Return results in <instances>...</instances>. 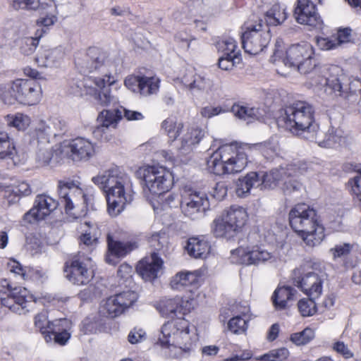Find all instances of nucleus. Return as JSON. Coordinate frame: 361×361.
Listing matches in <instances>:
<instances>
[{"instance_id": "obj_52", "label": "nucleus", "mask_w": 361, "mask_h": 361, "mask_svg": "<svg viewBox=\"0 0 361 361\" xmlns=\"http://www.w3.org/2000/svg\"><path fill=\"white\" fill-rule=\"evenodd\" d=\"M259 149L267 159H272L277 155L279 152V140L276 137H271L259 145Z\"/></svg>"}, {"instance_id": "obj_49", "label": "nucleus", "mask_w": 361, "mask_h": 361, "mask_svg": "<svg viewBox=\"0 0 361 361\" xmlns=\"http://www.w3.org/2000/svg\"><path fill=\"white\" fill-rule=\"evenodd\" d=\"M231 111L235 116L247 121L257 118L259 114L258 109L239 104L233 105Z\"/></svg>"}, {"instance_id": "obj_13", "label": "nucleus", "mask_w": 361, "mask_h": 361, "mask_svg": "<svg viewBox=\"0 0 361 361\" xmlns=\"http://www.w3.org/2000/svg\"><path fill=\"white\" fill-rule=\"evenodd\" d=\"M242 44L245 52L256 55L269 44L271 35L267 25L261 19H250L242 27Z\"/></svg>"}, {"instance_id": "obj_16", "label": "nucleus", "mask_w": 361, "mask_h": 361, "mask_svg": "<svg viewBox=\"0 0 361 361\" xmlns=\"http://www.w3.org/2000/svg\"><path fill=\"white\" fill-rule=\"evenodd\" d=\"M96 148L95 142L80 136L63 141L60 146L61 154L75 161L90 160L96 154Z\"/></svg>"}, {"instance_id": "obj_40", "label": "nucleus", "mask_w": 361, "mask_h": 361, "mask_svg": "<svg viewBox=\"0 0 361 361\" xmlns=\"http://www.w3.org/2000/svg\"><path fill=\"white\" fill-rule=\"evenodd\" d=\"M212 232L217 238H230L236 234L235 231L228 224L224 214L216 217L213 221Z\"/></svg>"}, {"instance_id": "obj_45", "label": "nucleus", "mask_w": 361, "mask_h": 361, "mask_svg": "<svg viewBox=\"0 0 361 361\" xmlns=\"http://www.w3.org/2000/svg\"><path fill=\"white\" fill-rule=\"evenodd\" d=\"M31 193V189L27 182L22 181L13 187H8L5 190L4 196L11 203L16 202L21 196H26Z\"/></svg>"}, {"instance_id": "obj_17", "label": "nucleus", "mask_w": 361, "mask_h": 361, "mask_svg": "<svg viewBox=\"0 0 361 361\" xmlns=\"http://www.w3.org/2000/svg\"><path fill=\"white\" fill-rule=\"evenodd\" d=\"M137 298L138 295L135 291H124L103 300L100 304L99 312L104 316L115 318L133 305Z\"/></svg>"}, {"instance_id": "obj_62", "label": "nucleus", "mask_w": 361, "mask_h": 361, "mask_svg": "<svg viewBox=\"0 0 361 361\" xmlns=\"http://www.w3.org/2000/svg\"><path fill=\"white\" fill-rule=\"evenodd\" d=\"M353 245L350 243H341L336 245L329 252L334 259L347 256L351 251Z\"/></svg>"}, {"instance_id": "obj_48", "label": "nucleus", "mask_w": 361, "mask_h": 361, "mask_svg": "<svg viewBox=\"0 0 361 361\" xmlns=\"http://www.w3.org/2000/svg\"><path fill=\"white\" fill-rule=\"evenodd\" d=\"M6 121L9 127L15 128L21 131L25 130L31 123L30 117L21 113L6 116Z\"/></svg>"}, {"instance_id": "obj_30", "label": "nucleus", "mask_w": 361, "mask_h": 361, "mask_svg": "<svg viewBox=\"0 0 361 361\" xmlns=\"http://www.w3.org/2000/svg\"><path fill=\"white\" fill-rule=\"evenodd\" d=\"M187 253L196 259H205L209 255L211 245L205 236L190 238L185 246Z\"/></svg>"}, {"instance_id": "obj_44", "label": "nucleus", "mask_w": 361, "mask_h": 361, "mask_svg": "<svg viewBox=\"0 0 361 361\" xmlns=\"http://www.w3.org/2000/svg\"><path fill=\"white\" fill-rule=\"evenodd\" d=\"M183 124L176 118L169 117L161 123V130L168 137L169 142H174L182 133Z\"/></svg>"}, {"instance_id": "obj_58", "label": "nucleus", "mask_w": 361, "mask_h": 361, "mask_svg": "<svg viewBox=\"0 0 361 361\" xmlns=\"http://www.w3.org/2000/svg\"><path fill=\"white\" fill-rule=\"evenodd\" d=\"M52 324L53 321H49L47 314L45 312H41L35 317V325L39 329L44 336L51 329Z\"/></svg>"}, {"instance_id": "obj_33", "label": "nucleus", "mask_w": 361, "mask_h": 361, "mask_svg": "<svg viewBox=\"0 0 361 361\" xmlns=\"http://www.w3.org/2000/svg\"><path fill=\"white\" fill-rule=\"evenodd\" d=\"M223 214L236 233L241 231L248 219L246 209L240 206H231Z\"/></svg>"}, {"instance_id": "obj_54", "label": "nucleus", "mask_w": 361, "mask_h": 361, "mask_svg": "<svg viewBox=\"0 0 361 361\" xmlns=\"http://www.w3.org/2000/svg\"><path fill=\"white\" fill-rule=\"evenodd\" d=\"M314 300L310 298L309 299L302 298L298 301V311L302 317H310L316 313L317 306Z\"/></svg>"}, {"instance_id": "obj_34", "label": "nucleus", "mask_w": 361, "mask_h": 361, "mask_svg": "<svg viewBox=\"0 0 361 361\" xmlns=\"http://www.w3.org/2000/svg\"><path fill=\"white\" fill-rule=\"evenodd\" d=\"M258 187L263 189L260 173L250 172L238 180L236 194L238 197H245L252 188Z\"/></svg>"}, {"instance_id": "obj_41", "label": "nucleus", "mask_w": 361, "mask_h": 361, "mask_svg": "<svg viewBox=\"0 0 361 361\" xmlns=\"http://www.w3.org/2000/svg\"><path fill=\"white\" fill-rule=\"evenodd\" d=\"M122 119L121 110L116 109L114 110L104 109L99 112L97 118V125L104 127L117 128L119 121Z\"/></svg>"}, {"instance_id": "obj_8", "label": "nucleus", "mask_w": 361, "mask_h": 361, "mask_svg": "<svg viewBox=\"0 0 361 361\" xmlns=\"http://www.w3.org/2000/svg\"><path fill=\"white\" fill-rule=\"evenodd\" d=\"M271 60L274 62L281 61L286 66L293 68L300 74L314 75L319 72L314 49L308 42L292 44L283 50L281 43L277 42Z\"/></svg>"}, {"instance_id": "obj_18", "label": "nucleus", "mask_w": 361, "mask_h": 361, "mask_svg": "<svg viewBox=\"0 0 361 361\" xmlns=\"http://www.w3.org/2000/svg\"><path fill=\"white\" fill-rule=\"evenodd\" d=\"M210 204L207 195L202 192L189 189L182 194L180 207L183 213L192 219L204 214L209 209Z\"/></svg>"}, {"instance_id": "obj_10", "label": "nucleus", "mask_w": 361, "mask_h": 361, "mask_svg": "<svg viewBox=\"0 0 361 361\" xmlns=\"http://www.w3.org/2000/svg\"><path fill=\"white\" fill-rule=\"evenodd\" d=\"M43 96L42 86L33 79L18 78L0 90V98L7 104L15 102L24 106H34Z\"/></svg>"}, {"instance_id": "obj_11", "label": "nucleus", "mask_w": 361, "mask_h": 361, "mask_svg": "<svg viewBox=\"0 0 361 361\" xmlns=\"http://www.w3.org/2000/svg\"><path fill=\"white\" fill-rule=\"evenodd\" d=\"M308 170L305 162H294L287 164L285 167L281 166L267 172H261V179L263 189L280 188L284 192H290L298 190L299 184L293 177L304 174Z\"/></svg>"}, {"instance_id": "obj_21", "label": "nucleus", "mask_w": 361, "mask_h": 361, "mask_svg": "<svg viewBox=\"0 0 361 361\" xmlns=\"http://www.w3.org/2000/svg\"><path fill=\"white\" fill-rule=\"evenodd\" d=\"M296 21L312 28L322 29L323 21L311 0H297L294 10Z\"/></svg>"}, {"instance_id": "obj_64", "label": "nucleus", "mask_w": 361, "mask_h": 361, "mask_svg": "<svg viewBox=\"0 0 361 361\" xmlns=\"http://www.w3.org/2000/svg\"><path fill=\"white\" fill-rule=\"evenodd\" d=\"M317 44L319 49L324 51L335 49L338 47L334 36L318 37H317Z\"/></svg>"}, {"instance_id": "obj_43", "label": "nucleus", "mask_w": 361, "mask_h": 361, "mask_svg": "<svg viewBox=\"0 0 361 361\" xmlns=\"http://www.w3.org/2000/svg\"><path fill=\"white\" fill-rule=\"evenodd\" d=\"M216 48L220 56L233 58L241 56L237 42L232 37H225L219 40L216 44Z\"/></svg>"}, {"instance_id": "obj_53", "label": "nucleus", "mask_w": 361, "mask_h": 361, "mask_svg": "<svg viewBox=\"0 0 361 361\" xmlns=\"http://www.w3.org/2000/svg\"><path fill=\"white\" fill-rule=\"evenodd\" d=\"M41 37H39V34L36 35L35 37H25L21 39L18 42V49L24 56H30L36 50L39 40Z\"/></svg>"}, {"instance_id": "obj_2", "label": "nucleus", "mask_w": 361, "mask_h": 361, "mask_svg": "<svg viewBox=\"0 0 361 361\" xmlns=\"http://www.w3.org/2000/svg\"><path fill=\"white\" fill-rule=\"evenodd\" d=\"M106 53L96 47L90 48L87 54L77 58L75 64L83 73L99 71L104 73L102 77H86L73 78L68 82V92L76 97H92L102 106H114L119 103L118 98L111 94L106 88L116 84V80L108 73L110 66Z\"/></svg>"}, {"instance_id": "obj_25", "label": "nucleus", "mask_w": 361, "mask_h": 361, "mask_svg": "<svg viewBox=\"0 0 361 361\" xmlns=\"http://www.w3.org/2000/svg\"><path fill=\"white\" fill-rule=\"evenodd\" d=\"M10 159L14 164H20L25 162L27 155L24 152H20L13 144V140L8 133L0 132V159Z\"/></svg>"}, {"instance_id": "obj_5", "label": "nucleus", "mask_w": 361, "mask_h": 361, "mask_svg": "<svg viewBox=\"0 0 361 361\" xmlns=\"http://www.w3.org/2000/svg\"><path fill=\"white\" fill-rule=\"evenodd\" d=\"M250 147L237 143L220 146L207 159L210 173L217 176L235 174L245 169L248 163Z\"/></svg>"}, {"instance_id": "obj_19", "label": "nucleus", "mask_w": 361, "mask_h": 361, "mask_svg": "<svg viewBox=\"0 0 361 361\" xmlns=\"http://www.w3.org/2000/svg\"><path fill=\"white\" fill-rule=\"evenodd\" d=\"M37 10L39 16L35 22L38 27L36 35L39 34V37H42L57 23L59 12L54 0H41Z\"/></svg>"}, {"instance_id": "obj_46", "label": "nucleus", "mask_w": 361, "mask_h": 361, "mask_svg": "<svg viewBox=\"0 0 361 361\" xmlns=\"http://www.w3.org/2000/svg\"><path fill=\"white\" fill-rule=\"evenodd\" d=\"M195 75L193 70L183 68L172 77V81L177 88L190 90Z\"/></svg>"}, {"instance_id": "obj_29", "label": "nucleus", "mask_w": 361, "mask_h": 361, "mask_svg": "<svg viewBox=\"0 0 361 361\" xmlns=\"http://www.w3.org/2000/svg\"><path fill=\"white\" fill-rule=\"evenodd\" d=\"M204 137V131L197 127L188 128L183 131L178 150L180 154L190 153Z\"/></svg>"}, {"instance_id": "obj_36", "label": "nucleus", "mask_w": 361, "mask_h": 361, "mask_svg": "<svg viewBox=\"0 0 361 361\" xmlns=\"http://www.w3.org/2000/svg\"><path fill=\"white\" fill-rule=\"evenodd\" d=\"M199 274L197 271H182L177 273L171 280L172 289L180 290L197 283Z\"/></svg>"}, {"instance_id": "obj_14", "label": "nucleus", "mask_w": 361, "mask_h": 361, "mask_svg": "<svg viewBox=\"0 0 361 361\" xmlns=\"http://www.w3.org/2000/svg\"><path fill=\"white\" fill-rule=\"evenodd\" d=\"M55 298L50 295H45L42 298H35L30 291L22 287H16L9 290L7 297L2 298V305L18 314H25L34 310L35 304L54 302Z\"/></svg>"}, {"instance_id": "obj_63", "label": "nucleus", "mask_w": 361, "mask_h": 361, "mask_svg": "<svg viewBox=\"0 0 361 361\" xmlns=\"http://www.w3.org/2000/svg\"><path fill=\"white\" fill-rule=\"evenodd\" d=\"M7 268L8 271L15 276H18L23 280L25 279V274L27 267L23 268L18 261L13 259H9L7 263Z\"/></svg>"}, {"instance_id": "obj_39", "label": "nucleus", "mask_w": 361, "mask_h": 361, "mask_svg": "<svg viewBox=\"0 0 361 361\" xmlns=\"http://www.w3.org/2000/svg\"><path fill=\"white\" fill-rule=\"evenodd\" d=\"M55 134L52 127L46 121L40 120L37 121L34 128L30 132V136L38 143H48L50 136Z\"/></svg>"}, {"instance_id": "obj_42", "label": "nucleus", "mask_w": 361, "mask_h": 361, "mask_svg": "<svg viewBox=\"0 0 361 361\" xmlns=\"http://www.w3.org/2000/svg\"><path fill=\"white\" fill-rule=\"evenodd\" d=\"M161 80L157 75H142L139 94L143 97L157 94L160 88Z\"/></svg>"}, {"instance_id": "obj_24", "label": "nucleus", "mask_w": 361, "mask_h": 361, "mask_svg": "<svg viewBox=\"0 0 361 361\" xmlns=\"http://www.w3.org/2000/svg\"><path fill=\"white\" fill-rule=\"evenodd\" d=\"M71 327L72 323L66 318L53 321L51 329L44 336L46 342L54 341L60 345H66L71 336Z\"/></svg>"}, {"instance_id": "obj_20", "label": "nucleus", "mask_w": 361, "mask_h": 361, "mask_svg": "<svg viewBox=\"0 0 361 361\" xmlns=\"http://www.w3.org/2000/svg\"><path fill=\"white\" fill-rule=\"evenodd\" d=\"M64 272L66 278L78 286L88 283L94 277V271L90 264L82 261L80 258L66 262Z\"/></svg>"}, {"instance_id": "obj_47", "label": "nucleus", "mask_w": 361, "mask_h": 361, "mask_svg": "<svg viewBox=\"0 0 361 361\" xmlns=\"http://www.w3.org/2000/svg\"><path fill=\"white\" fill-rule=\"evenodd\" d=\"M287 18L286 8L283 5L276 4L267 12L266 20L268 24L277 25Z\"/></svg>"}, {"instance_id": "obj_15", "label": "nucleus", "mask_w": 361, "mask_h": 361, "mask_svg": "<svg viewBox=\"0 0 361 361\" xmlns=\"http://www.w3.org/2000/svg\"><path fill=\"white\" fill-rule=\"evenodd\" d=\"M319 264L314 262H307L295 271L294 279L295 286L299 288L304 294L312 299L319 298L323 290V279L317 272Z\"/></svg>"}, {"instance_id": "obj_35", "label": "nucleus", "mask_w": 361, "mask_h": 361, "mask_svg": "<svg viewBox=\"0 0 361 361\" xmlns=\"http://www.w3.org/2000/svg\"><path fill=\"white\" fill-rule=\"evenodd\" d=\"M135 247L133 243L116 241L108 236L109 253L106 255V260L109 264H114L116 263L114 257H123Z\"/></svg>"}, {"instance_id": "obj_9", "label": "nucleus", "mask_w": 361, "mask_h": 361, "mask_svg": "<svg viewBox=\"0 0 361 361\" xmlns=\"http://www.w3.org/2000/svg\"><path fill=\"white\" fill-rule=\"evenodd\" d=\"M92 187H82L80 182L73 180H59L58 193L66 212L74 219L84 216L92 197Z\"/></svg>"}, {"instance_id": "obj_57", "label": "nucleus", "mask_w": 361, "mask_h": 361, "mask_svg": "<svg viewBox=\"0 0 361 361\" xmlns=\"http://www.w3.org/2000/svg\"><path fill=\"white\" fill-rule=\"evenodd\" d=\"M8 4L15 10H37L41 0H7Z\"/></svg>"}, {"instance_id": "obj_31", "label": "nucleus", "mask_w": 361, "mask_h": 361, "mask_svg": "<svg viewBox=\"0 0 361 361\" xmlns=\"http://www.w3.org/2000/svg\"><path fill=\"white\" fill-rule=\"evenodd\" d=\"M309 140L310 141H314L321 147L331 148L343 142L345 137L343 136L341 130L331 128L325 133L320 132L318 129L316 137Z\"/></svg>"}, {"instance_id": "obj_38", "label": "nucleus", "mask_w": 361, "mask_h": 361, "mask_svg": "<svg viewBox=\"0 0 361 361\" xmlns=\"http://www.w3.org/2000/svg\"><path fill=\"white\" fill-rule=\"evenodd\" d=\"M148 243L154 252H158L165 255L170 252L169 238L164 231L161 230L152 233L148 238Z\"/></svg>"}, {"instance_id": "obj_12", "label": "nucleus", "mask_w": 361, "mask_h": 361, "mask_svg": "<svg viewBox=\"0 0 361 361\" xmlns=\"http://www.w3.org/2000/svg\"><path fill=\"white\" fill-rule=\"evenodd\" d=\"M137 175L143 181L145 192L158 195L159 197L161 195L169 191L174 183L173 173L159 164L140 167Z\"/></svg>"}, {"instance_id": "obj_23", "label": "nucleus", "mask_w": 361, "mask_h": 361, "mask_svg": "<svg viewBox=\"0 0 361 361\" xmlns=\"http://www.w3.org/2000/svg\"><path fill=\"white\" fill-rule=\"evenodd\" d=\"M163 268L162 259L158 253L153 252L138 262L136 271L145 281H151L159 276Z\"/></svg>"}, {"instance_id": "obj_7", "label": "nucleus", "mask_w": 361, "mask_h": 361, "mask_svg": "<svg viewBox=\"0 0 361 361\" xmlns=\"http://www.w3.org/2000/svg\"><path fill=\"white\" fill-rule=\"evenodd\" d=\"M289 222L307 246L319 245L325 238V229L317 212L305 204H298L290 209Z\"/></svg>"}, {"instance_id": "obj_37", "label": "nucleus", "mask_w": 361, "mask_h": 361, "mask_svg": "<svg viewBox=\"0 0 361 361\" xmlns=\"http://www.w3.org/2000/svg\"><path fill=\"white\" fill-rule=\"evenodd\" d=\"M296 292L293 288L288 286H279L272 295L274 305L278 310L286 308L288 302L294 300Z\"/></svg>"}, {"instance_id": "obj_59", "label": "nucleus", "mask_w": 361, "mask_h": 361, "mask_svg": "<svg viewBox=\"0 0 361 361\" xmlns=\"http://www.w3.org/2000/svg\"><path fill=\"white\" fill-rule=\"evenodd\" d=\"M47 279V276L44 271L37 268L27 267L24 280H30L37 283H42Z\"/></svg>"}, {"instance_id": "obj_4", "label": "nucleus", "mask_w": 361, "mask_h": 361, "mask_svg": "<svg viewBox=\"0 0 361 361\" xmlns=\"http://www.w3.org/2000/svg\"><path fill=\"white\" fill-rule=\"evenodd\" d=\"M264 241L269 244H277V248L270 252L264 247L258 245L245 244L231 250L229 259L231 263L245 266H258L269 264L276 266L284 260L285 244L278 242L276 234L271 231H260Z\"/></svg>"}, {"instance_id": "obj_56", "label": "nucleus", "mask_w": 361, "mask_h": 361, "mask_svg": "<svg viewBox=\"0 0 361 361\" xmlns=\"http://www.w3.org/2000/svg\"><path fill=\"white\" fill-rule=\"evenodd\" d=\"M331 348L334 352L345 359H350L354 356V353L350 346L343 341L334 340L331 343Z\"/></svg>"}, {"instance_id": "obj_61", "label": "nucleus", "mask_w": 361, "mask_h": 361, "mask_svg": "<svg viewBox=\"0 0 361 361\" xmlns=\"http://www.w3.org/2000/svg\"><path fill=\"white\" fill-rule=\"evenodd\" d=\"M228 111V108H225L221 106H206L200 109V114L202 117L205 118H211L214 116L224 114Z\"/></svg>"}, {"instance_id": "obj_32", "label": "nucleus", "mask_w": 361, "mask_h": 361, "mask_svg": "<svg viewBox=\"0 0 361 361\" xmlns=\"http://www.w3.org/2000/svg\"><path fill=\"white\" fill-rule=\"evenodd\" d=\"M236 314L228 322V329L233 334H241L247 329V315L250 312V308L247 305H237L235 309L232 310Z\"/></svg>"}, {"instance_id": "obj_27", "label": "nucleus", "mask_w": 361, "mask_h": 361, "mask_svg": "<svg viewBox=\"0 0 361 361\" xmlns=\"http://www.w3.org/2000/svg\"><path fill=\"white\" fill-rule=\"evenodd\" d=\"M64 52L60 47L41 48L35 57L38 66L43 68H56L62 62Z\"/></svg>"}, {"instance_id": "obj_55", "label": "nucleus", "mask_w": 361, "mask_h": 361, "mask_svg": "<svg viewBox=\"0 0 361 361\" xmlns=\"http://www.w3.org/2000/svg\"><path fill=\"white\" fill-rule=\"evenodd\" d=\"M114 130L112 127L97 125L93 130V135L101 142H110L114 140Z\"/></svg>"}, {"instance_id": "obj_28", "label": "nucleus", "mask_w": 361, "mask_h": 361, "mask_svg": "<svg viewBox=\"0 0 361 361\" xmlns=\"http://www.w3.org/2000/svg\"><path fill=\"white\" fill-rule=\"evenodd\" d=\"M102 225L97 222L84 220L78 230L80 233V241L85 245L94 246L102 234Z\"/></svg>"}, {"instance_id": "obj_50", "label": "nucleus", "mask_w": 361, "mask_h": 361, "mask_svg": "<svg viewBox=\"0 0 361 361\" xmlns=\"http://www.w3.org/2000/svg\"><path fill=\"white\" fill-rule=\"evenodd\" d=\"M314 331L307 327L302 331L293 333L290 335V341L297 346L305 345L314 338Z\"/></svg>"}, {"instance_id": "obj_3", "label": "nucleus", "mask_w": 361, "mask_h": 361, "mask_svg": "<svg viewBox=\"0 0 361 361\" xmlns=\"http://www.w3.org/2000/svg\"><path fill=\"white\" fill-rule=\"evenodd\" d=\"M92 183L104 194L107 213L111 217L121 214L133 199V185L130 177L118 168L112 167L92 178Z\"/></svg>"}, {"instance_id": "obj_6", "label": "nucleus", "mask_w": 361, "mask_h": 361, "mask_svg": "<svg viewBox=\"0 0 361 361\" xmlns=\"http://www.w3.org/2000/svg\"><path fill=\"white\" fill-rule=\"evenodd\" d=\"M277 123L292 133L305 139L314 138L318 130V124L314 118V109L304 101L295 102L281 109Z\"/></svg>"}, {"instance_id": "obj_22", "label": "nucleus", "mask_w": 361, "mask_h": 361, "mask_svg": "<svg viewBox=\"0 0 361 361\" xmlns=\"http://www.w3.org/2000/svg\"><path fill=\"white\" fill-rule=\"evenodd\" d=\"M57 202L49 195H39L36 197L33 207L24 214V220L34 223L43 220L54 211Z\"/></svg>"}, {"instance_id": "obj_26", "label": "nucleus", "mask_w": 361, "mask_h": 361, "mask_svg": "<svg viewBox=\"0 0 361 361\" xmlns=\"http://www.w3.org/2000/svg\"><path fill=\"white\" fill-rule=\"evenodd\" d=\"M326 70V68H319L318 73H314L312 77V81L310 82L311 86L318 87L319 88H324V92L331 94L334 93L336 95H341L343 92V85L340 79L336 77L326 78L321 74Z\"/></svg>"}, {"instance_id": "obj_60", "label": "nucleus", "mask_w": 361, "mask_h": 361, "mask_svg": "<svg viewBox=\"0 0 361 361\" xmlns=\"http://www.w3.org/2000/svg\"><path fill=\"white\" fill-rule=\"evenodd\" d=\"M241 56L226 57L219 56V67L224 71H231L235 66H238L241 63Z\"/></svg>"}, {"instance_id": "obj_1", "label": "nucleus", "mask_w": 361, "mask_h": 361, "mask_svg": "<svg viewBox=\"0 0 361 361\" xmlns=\"http://www.w3.org/2000/svg\"><path fill=\"white\" fill-rule=\"evenodd\" d=\"M190 293L174 298H164L154 304L159 314L172 320L165 322L160 328L157 343L168 356L178 358L195 351L199 341L197 329L184 317L197 306L196 294Z\"/></svg>"}, {"instance_id": "obj_51", "label": "nucleus", "mask_w": 361, "mask_h": 361, "mask_svg": "<svg viewBox=\"0 0 361 361\" xmlns=\"http://www.w3.org/2000/svg\"><path fill=\"white\" fill-rule=\"evenodd\" d=\"M289 350L284 347L273 349L268 353L257 357V361H284L289 356Z\"/></svg>"}]
</instances>
